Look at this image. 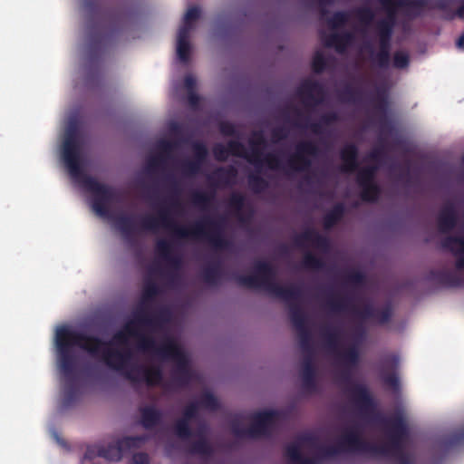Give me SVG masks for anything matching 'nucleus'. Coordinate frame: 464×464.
<instances>
[{"label": "nucleus", "instance_id": "3c124183", "mask_svg": "<svg viewBox=\"0 0 464 464\" xmlns=\"http://www.w3.org/2000/svg\"><path fill=\"white\" fill-rule=\"evenodd\" d=\"M202 165L193 160L182 161L180 169L183 175L193 177L200 172Z\"/></svg>", "mask_w": 464, "mask_h": 464}, {"label": "nucleus", "instance_id": "e433bc0d", "mask_svg": "<svg viewBox=\"0 0 464 464\" xmlns=\"http://www.w3.org/2000/svg\"><path fill=\"white\" fill-rule=\"evenodd\" d=\"M336 354L346 366H355L359 362V346L355 343L352 344L342 353L336 352Z\"/></svg>", "mask_w": 464, "mask_h": 464}, {"label": "nucleus", "instance_id": "a18cd8bd", "mask_svg": "<svg viewBox=\"0 0 464 464\" xmlns=\"http://www.w3.org/2000/svg\"><path fill=\"white\" fill-rule=\"evenodd\" d=\"M323 336L326 342L327 346L336 353L340 338V332L336 328L327 327L324 329Z\"/></svg>", "mask_w": 464, "mask_h": 464}, {"label": "nucleus", "instance_id": "c03bdc74", "mask_svg": "<svg viewBox=\"0 0 464 464\" xmlns=\"http://www.w3.org/2000/svg\"><path fill=\"white\" fill-rule=\"evenodd\" d=\"M354 14L360 24L365 27L371 25L375 17V14L372 9L368 6L357 8L354 10Z\"/></svg>", "mask_w": 464, "mask_h": 464}, {"label": "nucleus", "instance_id": "680f3d73", "mask_svg": "<svg viewBox=\"0 0 464 464\" xmlns=\"http://www.w3.org/2000/svg\"><path fill=\"white\" fill-rule=\"evenodd\" d=\"M177 54L181 63H187L190 58L189 42H177Z\"/></svg>", "mask_w": 464, "mask_h": 464}, {"label": "nucleus", "instance_id": "5701e85b", "mask_svg": "<svg viewBox=\"0 0 464 464\" xmlns=\"http://www.w3.org/2000/svg\"><path fill=\"white\" fill-rule=\"evenodd\" d=\"M442 248L450 251L457 256L456 268L464 269V237L448 236L441 241Z\"/></svg>", "mask_w": 464, "mask_h": 464}, {"label": "nucleus", "instance_id": "4c0bfd02", "mask_svg": "<svg viewBox=\"0 0 464 464\" xmlns=\"http://www.w3.org/2000/svg\"><path fill=\"white\" fill-rule=\"evenodd\" d=\"M352 39L353 35L350 33L334 34L327 38L325 45L328 47L334 46L338 52H343Z\"/></svg>", "mask_w": 464, "mask_h": 464}, {"label": "nucleus", "instance_id": "dca6fc26", "mask_svg": "<svg viewBox=\"0 0 464 464\" xmlns=\"http://www.w3.org/2000/svg\"><path fill=\"white\" fill-rule=\"evenodd\" d=\"M349 392L354 406L361 414L368 416L375 411L376 402L366 386L355 384Z\"/></svg>", "mask_w": 464, "mask_h": 464}, {"label": "nucleus", "instance_id": "c85d7f7f", "mask_svg": "<svg viewBox=\"0 0 464 464\" xmlns=\"http://www.w3.org/2000/svg\"><path fill=\"white\" fill-rule=\"evenodd\" d=\"M396 2L392 0L391 4L384 6L387 10V14L376 23V31L393 33L396 24V7H398Z\"/></svg>", "mask_w": 464, "mask_h": 464}, {"label": "nucleus", "instance_id": "20e7f679", "mask_svg": "<svg viewBox=\"0 0 464 464\" xmlns=\"http://www.w3.org/2000/svg\"><path fill=\"white\" fill-rule=\"evenodd\" d=\"M254 275L235 276L237 283L247 288H262L271 295L289 302V316L295 330L307 326V317L302 307L295 302L301 297L297 285L284 286L276 282V271L267 261H256Z\"/></svg>", "mask_w": 464, "mask_h": 464}, {"label": "nucleus", "instance_id": "f3484780", "mask_svg": "<svg viewBox=\"0 0 464 464\" xmlns=\"http://www.w3.org/2000/svg\"><path fill=\"white\" fill-rule=\"evenodd\" d=\"M295 92L305 104H308V102H312L314 105L322 103L326 94L323 84L313 80H304L297 87Z\"/></svg>", "mask_w": 464, "mask_h": 464}, {"label": "nucleus", "instance_id": "e2e57ef3", "mask_svg": "<svg viewBox=\"0 0 464 464\" xmlns=\"http://www.w3.org/2000/svg\"><path fill=\"white\" fill-rule=\"evenodd\" d=\"M298 333L300 346L303 350H308L311 346L312 335L308 326L296 330Z\"/></svg>", "mask_w": 464, "mask_h": 464}, {"label": "nucleus", "instance_id": "338daca9", "mask_svg": "<svg viewBox=\"0 0 464 464\" xmlns=\"http://www.w3.org/2000/svg\"><path fill=\"white\" fill-rule=\"evenodd\" d=\"M213 155L215 159L218 161H225L228 158V151L227 145L224 146L222 144H217L213 148Z\"/></svg>", "mask_w": 464, "mask_h": 464}, {"label": "nucleus", "instance_id": "1a4fd4ad", "mask_svg": "<svg viewBox=\"0 0 464 464\" xmlns=\"http://www.w3.org/2000/svg\"><path fill=\"white\" fill-rule=\"evenodd\" d=\"M248 142L251 148L250 156L247 157L249 163L253 164L256 169L261 168L264 163L272 170L281 169L280 159L276 154L268 153L262 159L263 152L261 147L266 144V140L262 130L254 131Z\"/></svg>", "mask_w": 464, "mask_h": 464}, {"label": "nucleus", "instance_id": "a878e982", "mask_svg": "<svg viewBox=\"0 0 464 464\" xmlns=\"http://www.w3.org/2000/svg\"><path fill=\"white\" fill-rule=\"evenodd\" d=\"M237 174V171L233 166H229L227 168L219 167L208 177V179L215 186L219 184L227 185L231 180L236 179Z\"/></svg>", "mask_w": 464, "mask_h": 464}, {"label": "nucleus", "instance_id": "9b49d317", "mask_svg": "<svg viewBox=\"0 0 464 464\" xmlns=\"http://www.w3.org/2000/svg\"><path fill=\"white\" fill-rule=\"evenodd\" d=\"M455 0H398L397 6L403 8L405 14L416 18L421 16L425 9L429 10H450Z\"/></svg>", "mask_w": 464, "mask_h": 464}, {"label": "nucleus", "instance_id": "69168bd1", "mask_svg": "<svg viewBox=\"0 0 464 464\" xmlns=\"http://www.w3.org/2000/svg\"><path fill=\"white\" fill-rule=\"evenodd\" d=\"M360 95V92L351 86H346L340 93V98L343 102H355Z\"/></svg>", "mask_w": 464, "mask_h": 464}, {"label": "nucleus", "instance_id": "4468645a", "mask_svg": "<svg viewBox=\"0 0 464 464\" xmlns=\"http://www.w3.org/2000/svg\"><path fill=\"white\" fill-rule=\"evenodd\" d=\"M328 307L334 312H350L361 319H373L376 309L371 304H366L362 309H358L355 305L350 304V298L341 297L327 299Z\"/></svg>", "mask_w": 464, "mask_h": 464}, {"label": "nucleus", "instance_id": "09e8293b", "mask_svg": "<svg viewBox=\"0 0 464 464\" xmlns=\"http://www.w3.org/2000/svg\"><path fill=\"white\" fill-rule=\"evenodd\" d=\"M197 402L198 403V407L209 411H217L219 407L218 399L211 392H204Z\"/></svg>", "mask_w": 464, "mask_h": 464}, {"label": "nucleus", "instance_id": "f8f14e48", "mask_svg": "<svg viewBox=\"0 0 464 464\" xmlns=\"http://www.w3.org/2000/svg\"><path fill=\"white\" fill-rule=\"evenodd\" d=\"M385 428L387 429L388 442L384 445L388 447V454L391 456L394 452L403 450V440L408 436L407 426L401 415L394 416L389 420H384Z\"/></svg>", "mask_w": 464, "mask_h": 464}, {"label": "nucleus", "instance_id": "393cba45", "mask_svg": "<svg viewBox=\"0 0 464 464\" xmlns=\"http://www.w3.org/2000/svg\"><path fill=\"white\" fill-rule=\"evenodd\" d=\"M94 456L102 457L109 460H120L122 456V451L119 447V440L115 445L98 448L96 452H94L93 449L88 448L85 453V458L92 459Z\"/></svg>", "mask_w": 464, "mask_h": 464}, {"label": "nucleus", "instance_id": "0eeeda50", "mask_svg": "<svg viewBox=\"0 0 464 464\" xmlns=\"http://www.w3.org/2000/svg\"><path fill=\"white\" fill-rule=\"evenodd\" d=\"M157 352L163 359H172L176 362L177 367L172 373V381L179 387L187 386L191 379L192 372L189 368L188 360L180 347L174 340L167 339Z\"/></svg>", "mask_w": 464, "mask_h": 464}, {"label": "nucleus", "instance_id": "bf43d9fd", "mask_svg": "<svg viewBox=\"0 0 464 464\" xmlns=\"http://www.w3.org/2000/svg\"><path fill=\"white\" fill-rule=\"evenodd\" d=\"M392 64L397 69L407 68L410 64V56L406 52L397 51L393 53Z\"/></svg>", "mask_w": 464, "mask_h": 464}, {"label": "nucleus", "instance_id": "aec40b11", "mask_svg": "<svg viewBox=\"0 0 464 464\" xmlns=\"http://www.w3.org/2000/svg\"><path fill=\"white\" fill-rule=\"evenodd\" d=\"M305 243H312L315 247L324 251L330 246L329 238L314 228H308L295 237L296 246L303 247Z\"/></svg>", "mask_w": 464, "mask_h": 464}, {"label": "nucleus", "instance_id": "f257e3e1", "mask_svg": "<svg viewBox=\"0 0 464 464\" xmlns=\"http://www.w3.org/2000/svg\"><path fill=\"white\" fill-rule=\"evenodd\" d=\"M58 365L66 381L63 403L71 406L80 396V387L76 382L75 357L72 347L77 346L94 358L102 361L111 369L122 372L131 357L130 351L121 352L110 347V343L94 335L72 330L67 326L57 328L55 333Z\"/></svg>", "mask_w": 464, "mask_h": 464}, {"label": "nucleus", "instance_id": "0e129e2a", "mask_svg": "<svg viewBox=\"0 0 464 464\" xmlns=\"http://www.w3.org/2000/svg\"><path fill=\"white\" fill-rule=\"evenodd\" d=\"M326 68V59L324 55L316 52L312 60V69L315 73L323 72Z\"/></svg>", "mask_w": 464, "mask_h": 464}, {"label": "nucleus", "instance_id": "6e6552de", "mask_svg": "<svg viewBox=\"0 0 464 464\" xmlns=\"http://www.w3.org/2000/svg\"><path fill=\"white\" fill-rule=\"evenodd\" d=\"M340 446L343 451H357L362 453H370L374 456L387 455V445H378L365 440L359 430L353 427L348 430L341 438Z\"/></svg>", "mask_w": 464, "mask_h": 464}, {"label": "nucleus", "instance_id": "a211bd4d", "mask_svg": "<svg viewBox=\"0 0 464 464\" xmlns=\"http://www.w3.org/2000/svg\"><path fill=\"white\" fill-rule=\"evenodd\" d=\"M198 403L196 401L188 403L182 412V417L174 423V433L181 440H187L193 436L190 428V420L196 419L198 414Z\"/></svg>", "mask_w": 464, "mask_h": 464}, {"label": "nucleus", "instance_id": "6ab92c4d", "mask_svg": "<svg viewBox=\"0 0 464 464\" xmlns=\"http://www.w3.org/2000/svg\"><path fill=\"white\" fill-rule=\"evenodd\" d=\"M359 149L354 143L345 144L340 150L343 162L340 170L343 173H353L359 169Z\"/></svg>", "mask_w": 464, "mask_h": 464}, {"label": "nucleus", "instance_id": "bb28decb", "mask_svg": "<svg viewBox=\"0 0 464 464\" xmlns=\"http://www.w3.org/2000/svg\"><path fill=\"white\" fill-rule=\"evenodd\" d=\"M197 435L198 438L188 445L187 451L191 455H200L203 457L212 456L214 450L211 443L199 432H198Z\"/></svg>", "mask_w": 464, "mask_h": 464}, {"label": "nucleus", "instance_id": "79ce46f5", "mask_svg": "<svg viewBox=\"0 0 464 464\" xmlns=\"http://www.w3.org/2000/svg\"><path fill=\"white\" fill-rule=\"evenodd\" d=\"M381 195V188L377 183L361 188V198L365 202H376Z\"/></svg>", "mask_w": 464, "mask_h": 464}, {"label": "nucleus", "instance_id": "58836bf2", "mask_svg": "<svg viewBox=\"0 0 464 464\" xmlns=\"http://www.w3.org/2000/svg\"><path fill=\"white\" fill-rule=\"evenodd\" d=\"M377 172L376 166H367L358 170L357 183L360 188L376 183L374 179Z\"/></svg>", "mask_w": 464, "mask_h": 464}, {"label": "nucleus", "instance_id": "ddd939ff", "mask_svg": "<svg viewBox=\"0 0 464 464\" xmlns=\"http://www.w3.org/2000/svg\"><path fill=\"white\" fill-rule=\"evenodd\" d=\"M463 220L459 223V218L454 203L447 202L440 210L437 217L438 229L442 234H448L459 227L464 232V211Z\"/></svg>", "mask_w": 464, "mask_h": 464}, {"label": "nucleus", "instance_id": "a19ab883", "mask_svg": "<svg viewBox=\"0 0 464 464\" xmlns=\"http://www.w3.org/2000/svg\"><path fill=\"white\" fill-rule=\"evenodd\" d=\"M214 198H215L214 192L208 193V192H203V191H195L191 195V202L196 207H198L202 209H206L210 205V203L213 201Z\"/></svg>", "mask_w": 464, "mask_h": 464}, {"label": "nucleus", "instance_id": "603ef678", "mask_svg": "<svg viewBox=\"0 0 464 464\" xmlns=\"http://www.w3.org/2000/svg\"><path fill=\"white\" fill-rule=\"evenodd\" d=\"M350 14L345 11H337L328 20L332 28H339L345 25L349 20Z\"/></svg>", "mask_w": 464, "mask_h": 464}, {"label": "nucleus", "instance_id": "c756f323", "mask_svg": "<svg viewBox=\"0 0 464 464\" xmlns=\"http://www.w3.org/2000/svg\"><path fill=\"white\" fill-rule=\"evenodd\" d=\"M160 294V287L159 285L153 282V281H148L145 283L142 294H141V299L140 302V304L137 306L136 309L141 308L142 311L145 313H150L148 311V308L150 307V304L153 302L154 298Z\"/></svg>", "mask_w": 464, "mask_h": 464}, {"label": "nucleus", "instance_id": "b1692460", "mask_svg": "<svg viewBox=\"0 0 464 464\" xmlns=\"http://www.w3.org/2000/svg\"><path fill=\"white\" fill-rule=\"evenodd\" d=\"M140 412V424L145 430H151L162 422L163 413L154 405L141 407Z\"/></svg>", "mask_w": 464, "mask_h": 464}, {"label": "nucleus", "instance_id": "cd10ccee", "mask_svg": "<svg viewBox=\"0 0 464 464\" xmlns=\"http://www.w3.org/2000/svg\"><path fill=\"white\" fill-rule=\"evenodd\" d=\"M301 375L304 389L309 392L315 391V368L310 357L304 360Z\"/></svg>", "mask_w": 464, "mask_h": 464}, {"label": "nucleus", "instance_id": "2eb2a0df", "mask_svg": "<svg viewBox=\"0 0 464 464\" xmlns=\"http://www.w3.org/2000/svg\"><path fill=\"white\" fill-rule=\"evenodd\" d=\"M379 39V51L373 52L372 46L369 44L366 49L371 53V60L380 69H387L390 66L391 42L393 33L376 31Z\"/></svg>", "mask_w": 464, "mask_h": 464}, {"label": "nucleus", "instance_id": "7c9ffc66", "mask_svg": "<svg viewBox=\"0 0 464 464\" xmlns=\"http://www.w3.org/2000/svg\"><path fill=\"white\" fill-rule=\"evenodd\" d=\"M345 206L343 203H336L323 218L324 228L329 230L333 228L343 217Z\"/></svg>", "mask_w": 464, "mask_h": 464}, {"label": "nucleus", "instance_id": "7ed1b4c3", "mask_svg": "<svg viewBox=\"0 0 464 464\" xmlns=\"http://www.w3.org/2000/svg\"><path fill=\"white\" fill-rule=\"evenodd\" d=\"M140 227L144 231L156 232L160 227L169 229L179 238H204L215 249H229L232 242L225 237L220 220L204 218L201 221L185 227L178 225L169 209L161 208L157 216H145L140 220Z\"/></svg>", "mask_w": 464, "mask_h": 464}, {"label": "nucleus", "instance_id": "473e14b6", "mask_svg": "<svg viewBox=\"0 0 464 464\" xmlns=\"http://www.w3.org/2000/svg\"><path fill=\"white\" fill-rule=\"evenodd\" d=\"M338 121L339 116L337 112L330 111L322 115L319 121L312 122L307 127L314 134L319 135L324 132V126H329Z\"/></svg>", "mask_w": 464, "mask_h": 464}, {"label": "nucleus", "instance_id": "37998d69", "mask_svg": "<svg viewBox=\"0 0 464 464\" xmlns=\"http://www.w3.org/2000/svg\"><path fill=\"white\" fill-rule=\"evenodd\" d=\"M247 183L250 189L256 194L265 191L269 186L268 181L259 174L248 175Z\"/></svg>", "mask_w": 464, "mask_h": 464}, {"label": "nucleus", "instance_id": "052dcab7", "mask_svg": "<svg viewBox=\"0 0 464 464\" xmlns=\"http://www.w3.org/2000/svg\"><path fill=\"white\" fill-rule=\"evenodd\" d=\"M156 252L166 260L172 254V245L165 239H160L156 243Z\"/></svg>", "mask_w": 464, "mask_h": 464}, {"label": "nucleus", "instance_id": "c9c22d12", "mask_svg": "<svg viewBox=\"0 0 464 464\" xmlns=\"http://www.w3.org/2000/svg\"><path fill=\"white\" fill-rule=\"evenodd\" d=\"M221 276L222 271L219 262L208 266L202 272V278L204 282L210 285H218Z\"/></svg>", "mask_w": 464, "mask_h": 464}, {"label": "nucleus", "instance_id": "5fc2aeb1", "mask_svg": "<svg viewBox=\"0 0 464 464\" xmlns=\"http://www.w3.org/2000/svg\"><path fill=\"white\" fill-rule=\"evenodd\" d=\"M165 162V157L162 154L150 156L147 159L145 169L148 173H155Z\"/></svg>", "mask_w": 464, "mask_h": 464}, {"label": "nucleus", "instance_id": "6e6d98bb", "mask_svg": "<svg viewBox=\"0 0 464 464\" xmlns=\"http://www.w3.org/2000/svg\"><path fill=\"white\" fill-rule=\"evenodd\" d=\"M392 316V307L391 304H385L381 309H376L375 317L373 319L380 324H384L390 322Z\"/></svg>", "mask_w": 464, "mask_h": 464}, {"label": "nucleus", "instance_id": "f704fd0d", "mask_svg": "<svg viewBox=\"0 0 464 464\" xmlns=\"http://www.w3.org/2000/svg\"><path fill=\"white\" fill-rule=\"evenodd\" d=\"M137 370L142 372V380L146 382L148 386L159 385L162 381L163 374L160 367H138Z\"/></svg>", "mask_w": 464, "mask_h": 464}, {"label": "nucleus", "instance_id": "72a5a7b5", "mask_svg": "<svg viewBox=\"0 0 464 464\" xmlns=\"http://www.w3.org/2000/svg\"><path fill=\"white\" fill-rule=\"evenodd\" d=\"M150 439L147 434L137 436H125L119 440V447L122 453L131 449H140Z\"/></svg>", "mask_w": 464, "mask_h": 464}, {"label": "nucleus", "instance_id": "2f4dec72", "mask_svg": "<svg viewBox=\"0 0 464 464\" xmlns=\"http://www.w3.org/2000/svg\"><path fill=\"white\" fill-rule=\"evenodd\" d=\"M245 203L246 197L240 192H233L227 198V208L235 213L240 222L246 220L243 213Z\"/></svg>", "mask_w": 464, "mask_h": 464}, {"label": "nucleus", "instance_id": "864d4df0", "mask_svg": "<svg viewBox=\"0 0 464 464\" xmlns=\"http://www.w3.org/2000/svg\"><path fill=\"white\" fill-rule=\"evenodd\" d=\"M166 179L169 183L171 191L173 192V197L170 198V205L174 208H179L181 207V203L178 198V196L180 194L179 182L172 176H167Z\"/></svg>", "mask_w": 464, "mask_h": 464}, {"label": "nucleus", "instance_id": "f03ea898", "mask_svg": "<svg viewBox=\"0 0 464 464\" xmlns=\"http://www.w3.org/2000/svg\"><path fill=\"white\" fill-rule=\"evenodd\" d=\"M62 156L70 175L75 179H81L82 187L93 194V210L101 217H108L110 204L120 200V193L114 188L100 183L95 178L83 174L78 130L72 123L66 130Z\"/></svg>", "mask_w": 464, "mask_h": 464}, {"label": "nucleus", "instance_id": "412c9836", "mask_svg": "<svg viewBox=\"0 0 464 464\" xmlns=\"http://www.w3.org/2000/svg\"><path fill=\"white\" fill-rule=\"evenodd\" d=\"M429 279L435 281L445 287L464 286V277L454 271L432 270L430 272Z\"/></svg>", "mask_w": 464, "mask_h": 464}, {"label": "nucleus", "instance_id": "ea45409f", "mask_svg": "<svg viewBox=\"0 0 464 464\" xmlns=\"http://www.w3.org/2000/svg\"><path fill=\"white\" fill-rule=\"evenodd\" d=\"M116 225L125 237H130L136 231L134 221L131 217L120 216L116 219Z\"/></svg>", "mask_w": 464, "mask_h": 464}, {"label": "nucleus", "instance_id": "4be33fe9", "mask_svg": "<svg viewBox=\"0 0 464 464\" xmlns=\"http://www.w3.org/2000/svg\"><path fill=\"white\" fill-rule=\"evenodd\" d=\"M307 444L313 448L318 446V440L314 436L304 435L298 438L296 442L288 444L285 449V456L293 463L296 464L302 458V445Z\"/></svg>", "mask_w": 464, "mask_h": 464}, {"label": "nucleus", "instance_id": "13d9d810", "mask_svg": "<svg viewBox=\"0 0 464 464\" xmlns=\"http://www.w3.org/2000/svg\"><path fill=\"white\" fill-rule=\"evenodd\" d=\"M318 449L320 452L317 457L319 458L320 461L324 459L334 457L343 452V449L340 446V443H338L336 446H320Z\"/></svg>", "mask_w": 464, "mask_h": 464}, {"label": "nucleus", "instance_id": "49530a36", "mask_svg": "<svg viewBox=\"0 0 464 464\" xmlns=\"http://www.w3.org/2000/svg\"><path fill=\"white\" fill-rule=\"evenodd\" d=\"M228 155L244 158L247 160L250 153L246 152L244 144L238 140H229L227 143Z\"/></svg>", "mask_w": 464, "mask_h": 464}, {"label": "nucleus", "instance_id": "423d86ee", "mask_svg": "<svg viewBox=\"0 0 464 464\" xmlns=\"http://www.w3.org/2000/svg\"><path fill=\"white\" fill-rule=\"evenodd\" d=\"M279 415L280 412L275 410L256 412L251 417L252 422L248 428L244 427L239 418L236 417L231 420V431L240 439H256L269 436L271 427Z\"/></svg>", "mask_w": 464, "mask_h": 464}, {"label": "nucleus", "instance_id": "9d476101", "mask_svg": "<svg viewBox=\"0 0 464 464\" xmlns=\"http://www.w3.org/2000/svg\"><path fill=\"white\" fill-rule=\"evenodd\" d=\"M319 153V147L314 141H300L295 146V151L288 159L287 167L295 172H305L312 166L311 157H316Z\"/></svg>", "mask_w": 464, "mask_h": 464}, {"label": "nucleus", "instance_id": "774afa93", "mask_svg": "<svg viewBox=\"0 0 464 464\" xmlns=\"http://www.w3.org/2000/svg\"><path fill=\"white\" fill-rule=\"evenodd\" d=\"M397 464H413V459L411 455L406 453L404 450H399L391 455Z\"/></svg>", "mask_w": 464, "mask_h": 464}, {"label": "nucleus", "instance_id": "4d7b16f0", "mask_svg": "<svg viewBox=\"0 0 464 464\" xmlns=\"http://www.w3.org/2000/svg\"><path fill=\"white\" fill-rule=\"evenodd\" d=\"M193 152L194 157L192 160L203 165L208 155L207 146L202 142H195L193 144Z\"/></svg>", "mask_w": 464, "mask_h": 464}, {"label": "nucleus", "instance_id": "39448f33", "mask_svg": "<svg viewBox=\"0 0 464 464\" xmlns=\"http://www.w3.org/2000/svg\"><path fill=\"white\" fill-rule=\"evenodd\" d=\"M170 312L168 308H160L155 314L145 313L141 308L135 309L133 318L127 322L122 330L116 333L113 340L119 343H125L129 336L138 339V347L145 352H153L157 355H161L157 352L161 345L158 346L152 336L146 335L139 331V326H146L150 328H158L163 323L169 320Z\"/></svg>", "mask_w": 464, "mask_h": 464}, {"label": "nucleus", "instance_id": "8fccbe9b", "mask_svg": "<svg viewBox=\"0 0 464 464\" xmlns=\"http://www.w3.org/2000/svg\"><path fill=\"white\" fill-rule=\"evenodd\" d=\"M302 263L303 266L308 269H322L324 266L323 259L311 252L304 254Z\"/></svg>", "mask_w": 464, "mask_h": 464}, {"label": "nucleus", "instance_id": "de8ad7c7", "mask_svg": "<svg viewBox=\"0 0 464 464\" xmlns=\"http://www.w3.org/2000/svg\"><path fill=\"white\" fill-rule=\"evenodd\" d=\"M464 443V428L448 436L444 441V448L449 450Z\"/></svg>", "mask_w": 464, "mask_h": 464}]
</instances>
